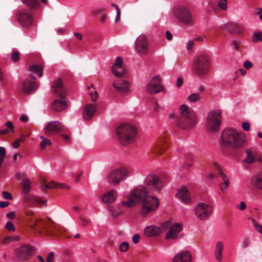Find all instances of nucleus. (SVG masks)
Listing matches in <instances>:
<instances>
[{"label": "nucleus", "instance_id": "obj_1", "mask_svg": "<svg viewBox=\"0 0 262 262\" xmlns=\"http://www.w3.org/2000/svg\"><path fill=\"white\" fill-rule=\"evenodd\" d=\"M127 199L122 202V205L128 208L139 205L141 214L143 217L146 216L159 206L158 199L149 195L147 188L143 186H139L132 190Z\"/></svg>", "mask_w": 262, "mask_h": 262}, {"label": "nucleus", "instance_id": "obj_2", "mask_svg": "<svg viewBox=\"0 0 262 262\" xmlns=\"http://www.w3.org/2000/svg\"><path fill=\"white\" fill-rule=\"evenodd\" d=\"M28 226L34 233L44 234L52 236H59L64 231L60 225L47 219H37L28 218Z\"/></svg>", "mask_w": 262, "mask_h": 262}, {"label": "nucleus", "instance_id": "obj_3", "mask_svg": "<svg viewBox=\"0 0 262 262\" xmlns=\"http://www.w3.org/2000/svg\"><path fill=\"white\" fill-rule=\"evenodd\" d=\"M246 142V137L234 128H226L222 133L221 144L223 146L241 147Z\"/></svg>", "mask_w": 262, "mask_h": 262}, {"label": "nucleus", "instance_id": "obj_4", "mask_svg": "<svg viewBox=\"0 0 262 262\" xmlns=\"http://www.w3.org/2000/svg\"><path fill=\"white\" fill-rule=\"evenodd\" d=\"M180 114L177 119V125L183 129H187L194 126L196 123L194 112L186 105L180 106Z\"/></svg>", "mask_w": 262, "mask_h": 262}, {"label": "nucleus", "instance_id": "obj_5", "mask_svg": "<svg viewBox=\"0 0 262 262\" xmlns=\"http://www.w3.org/2000/svg\"><path fill=\"white\" fill-rule=\"evenodd\" d=\"M116 134L121 144L126 145L134 142L137 137V129L130 124H120L116 129Z\"/></svg>", "mask_w": 262, "mask_h": 262}, {"label": "nucleus", "instance_id": "obj_6", "mask_svg": "<svg viewBox=\"0 0 262 262\" xmlns=\"http://www.w3.org/2000/svg\"><path fill=\"white\" fill-rule=\"evenodd\" d=\"M52 91L59 97L52 102V108L57 112L65 110L68 107L65 96L66 90L60 79L55 81L52 86Z\"/></svg>", "mask_w": 262, "mask_h": 262}, {"label": "nucleus", "instance_id": "obj_7", "mask_svg": "<svg viewBox=\"0 0 262 262\" xmlns=\"http://www.w3.org/2000/svg\"><path fill=\"white\" fill-rule=\"evenodd\" d=\"M211 68V61L209 55L201 54L196 57L194 60L193 70L194 74L202 77L206 75Z\"/></svg>", "mask_w": 262, "mask_h": 262}, {"label": "nucleus", "instance_id": "obj_8", "mask_svg": "<svg viewBox=\"0 0 262 262\" xmlns=\"http://www.w3.org/2000/svg\"><path fill=\"white\" fill-rule=\"evenodd\" d=\"M222 111L220 109L210 111L207 115V128L211 132H217L220 128Z\"/></svg>", "mask_w": 262, "mask_h": 262}, {"label": "nucleus", "instance_id": "obj_9", "mask_svg": "<svg viewBox=\"0 0 262 262\" xmlns=\"http://www.w3.org/2000/svg\"><path fill=\"white\" fill-rule=\"evenodd\" d=\"M128 174L129 170L126 168H118L111 171L106 178L109 183L117 185L124 180L128 176Z\"/></svg>", "mask_w": 262, "mask_h": 262}, {"label": "nucleus", "instance_id": "obj_10", "mask_svg": "<svg viewBox=\"0 0 262 262\" xmlns=\"http://www.w3.org/2000/svg\"><path fill=\"white\" fill-rule=\"evenodd\" d=\"M174 16L181 23L187 25L193 24V20L190 11L183 6H176L173 9Z\"/></svg>", "mask_w": 262, "mask_h": 262}, {"label": "nucleus", "instance_id": "obj_11", "mask_svg": "<svg viewBox=\"0 0 262 262\" xmlns=\"http://www.w3.org/2000/svg\"><path fill=\"white\" fill-rule=\"evenodd\" d=\"M183 225L180 223H174L172 224L166 232L165 238L166 239L176 241L183 237L182 233Z\"/></svg>", "mask_w": 262, "mask_h": 262}, {"label": "nucleus", "instance_id": "obj_12", "mask_svg": "<svg viewBox=\"0 0 262 262\" xmlns=\"http://www.w3.org/2000/svg\"><path fill=\"white\" fill-rule=\"evenodd\" d=\"M212 212V206L206 203H199L194 208V214L201 220H206L208 219Z\"/></svg>", "mask_w": 262, "mask_h": 262}, {"label": "nucleus", "instance_id": "obj_13", "mask_svg": "<svg viewBox=\"0 0 262 262\" xmlns=\"http://www.w3.org/2000/svg\"><path fill=\"white\" fill-rule=\"evenodd\" d=\"M162 79L159 76H154L147 84L146 92L151 95L158 94L163 90L162 84Z\"/></svg>", "mask_w": 262, "mask_h": 262}, {"label": "nucleus", "instance_id": "obj_14", "mask_svg": "<svg viewBox=\"0 0 262 262\" xmlns=\"http://www.w3.org/2000/svg\"><path fill=\"white\" fill-rule=\"evenodd\" d=\"M145 184L149 189L157 192H159L163 187L162 182L160 181L159 177L152 174L146 177Z\"/></svg>", "mask_w": 262, "mask_h": 262}, {"label": "nucleus", "instance_id": "obj_15", "mask_svg": "<svg viewBox=\"0 0 262 262\" xmlns=\"http://www.w3.org/2000/svg\"><path fill=\"white\" fill-rule=\"evenodd\" d=\"M33 254V248L27 245H24L15 251L16 258L21 261L28 260Z\"/></svg>", "mask_w": 262, "mask_h": 262}, {"label": "nucleus", "instance_id": "obj_16", "mask_svg": "<svg viewBox=\"0 0 262 262\" xmlns=\"http://www.w3.org/2000/svg\"><path fill=\"white\" fill-rule=\"evenodd\" d=\"M148 41L144 35H140L135 42V50L140 55H145L148 51Z\"/></svg>", "mask_w": 262, "mask_h": 262}, {"label": "nucleus", "instance_id": "obj_17", "mask_svg": "<svg viewBox=\"0 0 262 262\" xmlns=\"http://www.w3.org/2000/svg\"><path fill=\"white\" fill-rule=\"evenodd\" d=\"M17 19L21 26L28 27L33 22L32 15L28 10H21L18 12Z\"/></svg>", "mask_w": 262, "mask_h": 262}, {"label": "nucleus", "instance_id": "obj_18", "mask_svg": "<svg viewBox=\"0 0 262 262\" xmlns=\"http://www.w3.org/2000/svg\"><path fill=\"white\" fill-rule=\"evenodd\" d=\"M64 129V125L57 121L49 122L44 128L45 133L48 136H52L62 131Z\"/></svg>", "mask_w": 262, "mask_h": 262}, {"label": "nucleus", "instance_id": "obj_19", "mask_svg": "<svg viewBox=\"0 0 262 262\" xmlns=\"http://www.w3.org/2000/svg\"><path fill=\"white\" fill-rule=\"evenodd\" d=\"M164 223H161L160 226L150 225L144 229V233L149 237L157 236L162 233Z\"/></svg>", "mask_w": 262, "mask_h": 262}, {"label": "nucleus", "instance_id": "obj_20", "mask_svg": "<svg viewBox=\"0 0 262 262\" xmlns=\"http://www.w3.org/2000/svg\"><path fill=\"white\" fill-rule=\"evenodd\" d=\"M37 88V84L35 82L26 79L22 81L20 90L24 94H30L33 93Z\"/></svg>", "mask_w": 262, "mask_h": 262}, {"label": "nucleus", "instance_id": "obj_21", "mask_svg": "<svg viewBox=\"0 0 262 262\" xmlns=\"http://www.w3.org/2000/svg\"><path fill=\"white\" fill-rule=\"evenodd\" d=\"M213 165L217 169L219 173L222 178V182L220 185V189L222 192L226 193L230 184L229 178L227 175L222 171L220 166L217 163L214 162Z\"/></svg>", "mask_w": 262, "mask_h": 262}, {"label": "nucleus", "instance_id": "obj_22", "mask_svg": "<svg viewBox=\"0 0 262 262\" xmlns=\"http://www.w3.org/2000/svg\"><path fill=\"white\" fill-rule=\"evenodd\" d=\"M97 110L96 103L87 104L84 106L83 112V117L85 120L89 121L92 119Z\"/></svg>", "mask_w": 262, "mask_h": 262}, {"label": "nucleus", "instance_id": "obj_23", "mask_svg": "<svg viewBox=\"0 0 262 262\" xmlns=\"http://www.w3.org/2000/svg\"><path fill=\"white\" fill-rule=\"evenodd\" d=\"M191 253L187 250L179 251L173 258L172 262H191Z\"/></svg>", "mask_w": 262, "mask_h": 262}, {"label": "nucleus", "instance_id": "obj_24", "mask_svg": "<svg viewBox=\"0 0 262 262\" xmlns=\"http://www.w3.org/2000/svg\"><path fill=\"white\" fill-rule=\"evenodd\" d=\"M24 200L25 202L30 206H37L42 203L45 204V206H47V201L42 200L41 198L30 194L24 195Z\"/></svg>", "mask_w": 262, "mask_h": 262}, {"label": "nucleus", "instance_id": "obj_25", "mask_svg": "<svg viewBox=\"0 0 262 262\" xmlns=\"http://www.w3.org/2000/svg\"><path fill=\"white\" fill-rule=\"evenodd\" d=\"M113 86L117 92L123 93L128 92L129 84L124 80L118 79L114 81Z\"/></svg>", "mask_w": 262, "mask_h": 262}, {"label": "nucleus", "instance_id": "obj_26", "mask_svg": "<svg viewBox=\"0 0 262 262\" xmlns=\"http://www.w3.org/2000/svg\"><path fill=\"white\" fill-rule=\"evenodd\" d=\"M117 196V191L116 190H110L102 196V201L105 204H112L116 199Z\"/></svg>", "mask_w": 262, "mask_h": 262}, {"label": "nucleus", "instance_id": "obj_27", "mask_svg": "<svg viewBox=\"0 0 262 262\" xmlns=\"http://www.w3.org/2000/svg\"><path fill=\"white\" fill-rule=\"evenodd\" d=\"M176 196L182 200L183 202L185 203H188L190 202L189 193L185 186L182 187L178 191Z\"/></svg>", "mask_w": 262, "mask_h": 262}, {"label": "nucleus", "instance_id": "obj_28", "mask_svg": "<svg viewBox=\"0 0 262 262\" xmlns=\"http://www.w3.org/2000/svg\"><path fill=\"white\" fill-rule=\"evenodd\" d=\"M226 27L229 32L235 34H241L245 31V27L243 25L228 24Z\"/></svg>", "mask_w": 262, "mask_h": 262}, {"label": "nucleus", "instance_id": "obj_29", "mask_svg": "<svg viewBox=\"0 0 262 262\" xmlns=\"http://www.w3.org/2000/svg\"><path fill=\"white\" fill-rule=\"evenodd\" d=\"M247 157L245 161L248 163H252L258 160V156L254 148L247 149L246 151Z\"/></svg>", "mask_w": 262, "mask_h": 262}, {"label": "nucleus", "instance_id": "obj_30", "mask_svg": "<svg viewBox=\"0 0 262 262\" xmlns=\"http://www.w3.org/2000/svg\"><path fill=\"white\" fill-rule=\"evenodd\" d=\"M42 69L43 68L40 64H35L30 66L29 71L31 73L29 74V77L33 79H35L36 78L33 74H35L39 77H41L42 75Z\"/></svg>", "mask_w": 262, "mask_h": 262}, {"label": "nucleus", "instance_id": "obj_31", "mask_svg": "<svg viewBox=\"0 0 262 262\" xmlns=\"http://www.w3.org/2000/svg\"><path fill=\"white\" fill-rule=\"evenodd\" d=\"M224 243L221 241L216 243L214 249V256L218 261L223 259L222 253L223 251Z\"/></svg>", "mask_w": 262, "mask_h": 262}, {"label": "nucleus", "instance_id": "obj_32", "mask_svg": "<svg viewBox=\"0 0 262 262\" xmlns=\"http://www.w3.org/2000/svg\"><path fill=\"white\" fill-rule=\"evenodd\" d=\"M54 188H61L68 189L69 188V186L63 184H58L53 182L49 183H43L42 185V188L43 191H45L47 189Z\"/></svg>", "mask_w": 262, "mask_h": 262}, {"label": "nucleus", "instance_id": "obj_33", "mask_svg": "<svg viewBox=\"0 0 262 262\" xmlns=\"http://www.w3.org/2000/svg\"><path fill=\"white\" fill-rule=\"evenodd\" d=\"M163 146V142L162 140L157 141L151 148V152L155 156L161 155Z\"/></svg>", "mask_w": 262, "mask_h": 262}, {"label": "nucleus", "instance_id": "obj_34", "mask_svg": "<svg viewBox=\"0 0 262 262\" xmlns=\"http://www.w3.org/2000/svg\"><path fill=\"white\" fill-rule=\"evenodd\" d=\"M20 184L23 188V192L25 195L29 194L31 190V183L30 180L28 178H24Z\"/></svg>", "mask_w": 262, "mask_h": 262}, {"label": "nucleus", "instance_id": "obj_35", "mask_svg": "<svg viewBox=\"0 0 262 262\" xmlns=\"http://www.w3.org/2000/svg\"><path fill=\"white\" fill-rule=\"evenodd\" d=\"M252 183L255 187L262 190V173L255 176L252 178Z\"/></svg>", "mask_w": 262, "mask_h": 262}, {"label": "nucleus", "instance_id": "obj_36", "mask_svg": "<svg viewBox=\"0 0 262 262\" xmlns=\"http://www.w3.org/2000/svg\"><path fill=\"white\" fill-rule=\"evenodd\" d=\"M22 2L29 8L30 10H35L39 7L38 0H22Z\"/></svg>", "mask_w": 262, "mask_h": 262}, {"label": "nucleus", "instance_id": "obj_37", "mask_svg": "<svg viewBox=\"0 0 262 262\" xmlns=\"http://www.w3.org/2000/svg\"><path fill=\"white\" fill-rule=\"evenodd\" d=\"M112 72L116 77L122 78L125 75L126 70L123 66H121L115 68V70L112 71Z\"/></svg>", "mask_w": 262, "mask_h": 262}, {"label": "nucleus", "instance_id": "obj_38", "mask_svg": "<svg viewBox=\"0 0 262 262\" xmlns=\"http://www.w3.org/2000/svg\"><path fill=\"white\" fill-rule=\"evenodd\" d=\"M251 40L253 42L262 41V31L254 32L252 34Z\"/></svg>", "mask_w": 262, "mask_h": 262}, {"label": "nucleus", "instance_id": "obj_39", "mask_svg": "<svg viewBox=\"0 0 262 262\" xmlns=\"http://www.w3.org/2000/svg\"><path fill=\"white\" fill-rule=\"evenodd\" d=\"M19 238V237L18 236H7L2 241V244L4 245H7L13 241H18Z\"/></svg>", "mask_w": 262, "mask_h": 262}, {"label": "nucleus", "instance_id": "obj_40", "mask_svg": "<svg viewBox=\"0 0 262 262\" xmlns=\"http://www.w3.org/2000/svg\"><path fill=\"white\" fill-rule=\"evenodd\" d=\"M88 90L91 100L95 101L98 97V92L95 90L94 88L92 87H88Z\"/></svg>", "mask_w": 262, "mask_h": 262}, {"label": "nucleus", "instance_id": "obj_41", "mask_svg": "<svg viewBox=\"0 0 262 262\" xmlns=\"http://www.w3.org/2000/svg\"><path fill=\"white\" fill-rule=\"evenodd\" d=\"M40 138L42 139V141L40 143V147L41 150H43L45 149L47 145H51V142L50 140L45 138L43 136H41Z\"/></svg>", "mask_w": 262, "mask_h": 262}, {"label": "nucleus", "instance_id": "obj_42", "mask_svg": "<svg viewBox=\"0 0 262 262\" xmlns=\"http://www.w3.org/2000/svg\"><path fill=\"white\" fill-rule=\"evenodd\" d=\"M5 125L7 126L8 128L0 130L1 135H5L7 134L8 132H9L10 130H13L14 126L13 123L11 122H7L6 123H5Z\"/></svg>", "mask_w": 262, "mask_h": 262}, {"label": "nucleus", "instance_id": "obj_43", "mask_svg": "<svg viewBox=\"0 0 262 262\" xmlns=\"http://www.w3.org/2000/svg\"><path fill=\"white\" fill-rule=\"evenodd\" d=\"M201 99V96L198 93H194L191 94L187 98V100L191 102H194L195 101L200 100Z\"/></svg>", "mask_w": 262, "mask_h": 262}, {"label": "nucleus", "instance_id": "obj_44", "mask_svg": "<svg viewBox=\"0 0 262 262\" xmlns=\"http://www.w3.org/2000/svg\"><path fill=\"white\" fill-rule=\"evenodd\" d=\"M121 66H123V59L120 56H118L116 58L115 63L112 67V71H114L115 68Z\"/></svg>", "mask_w": 262, "mask_h": 262}, {"label": "nucleus", "instance_id": "obj_45", "mask_svg": "<svg viewBox=\"0 0 262 262\" xmlns=\"http://www.w3.org/2000/svg\"><path fill=\"white\" fill-rule=\"evenodd\" d=\"M217 6L223 11H226L227 9V0H220L218 2Z\"/></svg>", "mask_w": 262, "mask_h": 262}, {"label": "nucleus", "instance_id": "obj_46", "mask_svg": "<svg viewBox=\"0 0 262 262\" xmlns=\"http://www.w3.org/2000/svg\"><path fill=\"white\" fill-rule=\"evenodd\" d=\"M81 225L82 226H89L91 224V221L89 218L86 216H82L79 218Z\"/></svg>", "mask_w": 262, "mask_h": 262}, {"label": "nucleus", "instance_id": "obj_47", "mask_svg": "<svg viewBox=\"0 0 262 262\" xmlns=\"http://www.w3.org/2000/svg\"><path fill=\"white\" fill-rule=\"evenodd\" d=\"M249 219L251 220V222L255 227L256 231L260 233H262V225L259 224L255 220L251 219V217H249Z\"/></svg>", "mask_w": 262, "mask_h": 262}, {"label": "nucleus", "instance_id": "obj_48", "mask_svg": "<svg viewBox=\"0 0 262 262\" xmlns=\"http://www.w3.org/2000/svg\"><path fill=\"white\" fill-rule=\"evenodd\" d=\"M6 155V150L4 147H0V168L4 160Z\"/></svg>", "mask_w": 262, "mask_h": 262}, {"label": "nucleus", "instance_id": "obj_49", "mask_svg": "<svg viewBox=\"0 0 262 262\" xmlns=\"http://www.w3.org/2000/svg\"><path fill=\"white\" fill-rule=\"evenodd\" d=\"M129 244L127 242H122L119 246V249L121 252H126L128 250Z\"/></svg>", "mask_w": 262, "mask_h": 262}, {"label": "nucleus", "instance_id": "obj_50", "mask_svg": "<svg viewBox=\"0 0 262 262\" xmlns=\"http://www.w3.org/2000/svg\"><path fill=\"white\" fill-rule=\"evenodd\" d=\"M5 228L9 232L14 231L15 230V228L13 223L11 221H8L5 225Z\"/></svg>", "mask_w": 262, "mask_h": 262}, {"label": "nucleus", "instance_id": "obj_51", "mask_svg": "<svg viewBox=\"0 0 262 262\" xmlns=\"http://www.w3.org/2000/svg\"><path fill=\"white\" fill-rule=\"evenodd\" d=\"M12 59L13 61H17L19 59V53L18 51H14L12 53Z\"/></svg>", "mask_w": 262, "mask_h": 262}, {"label": "nucleus", "instance_id": "obj_52", "mask_svg": "<svg viewBox=\"0 0 262 262\" xmlns=\"http://www.w3.org/2000/svg\"><path fill=\"white\" fill-rule=\"evenodd\" d=\"M2 195L4 199L11 200L13 198L11 194L6 191H3L2 193Z\"/></svg>", "mask_w": 262, "mask_h": 262}, {"label": "nucleus", "instance_id": "obj_53", "mask_svg": "<svg viewBox=\"0 0 262 262\" xmlns=\"http://www.w3.org/2000/svg\"><path fill=\"white\" fill-rule=\"evenodd\" d=\"M47 262H54V253L53 252H50L46 259Z\"/></svg>", "mask_w": 262, "mask_h": 262}, {"label": "nucleus", "instance_id": "obj_54", "mask_svg": "<svg viewBox=\"0 0 262 262\" xmlns=\"http://www.w3.org/2000/svg\"><path fill=\"white\" fill-rule=\"evenodd\" d=\"M21 137L22 138L18 139L13 143V146L14 148H17L19 146V144L24 141V136L21 135Z\"/></svg>", "mask_w": 262, "mask_h": 262}, {"label": "nucleus", "instance_id": "obj_55", "mask_svg": "<svg viewBox=\"0 0 262 262\" xmlns=\"http://www.w3.org/2000/svg\"><path fill=\"white\" fill-rule=\"evenodd\" d=\"M250 241L248 238H244L242 241L243 248H246L250 245Z\"/></svg>", "mask_w": 262, "mask_h": 262}, {"label": "nucleus", "instance_id": "obj_56", "mask_svg": "<svg viewBox=\"0 0 262 262\" xmlns=\"http://www.w3.org/2000/svg\"><path fill=\"white\" fill-rule=\"evenodd\" d=\"M140 238V236L138 234H136L133 235L132 237L133 242L134 244H137L139 242V239Z\"/></svg>", "mask_w": 262, "mask_h": 262}, {"label": "nucleus", "instance_id": "obj_57", "mask_svg": "<svg viewBox=\"0 0 262 262\" xmlns=\"http://www.w3.org/2000/svg\"><path fill=\"white\" fill-rule=\"evenodd\" d=\"M236 208L241 210H244L246 208V204L244 202L242 201L239 205L236 206Z\"/></svg>", "mask_w": 262, "mask_h": 262}, {"label": "nucleus", "instance_id": "obj_58", "mask_svg": "<svg viewBox=\"0 0 262 262\" xmlns=\"http://www.w3.org/2000/svg\"><path fill=\"white\" fill-rule=\"evenodd\" d=\"M161 108V107L158 104V102L157 100H155L154 103V111L157 113L158 112L159 110Z\"/></svg>", "mask_w": 262, "mask_h": 262}, {"label": "nucleus", "instance_id": "obj_59", "mask_svg": "<svg viewBox=\"0 0 262 262\" xmlns=\"http://www.w3.org/2000/svg\"><path fill=\"white\" fill-rule=\"evenodd\" d=\"M250 123L249 122H243L242 124V128L244 130L248 131L250 129Z\"/></svg>", "mask_w": 262, "mask_h": 262}, {"label": "nucleus", "instance_id": "obj_60", "mask_svg": "<svg viewBox=\"0 0 262 262\" xmlns=\"http://www.w3.org/2000/svg\"><path fill=\"white\" fill-rule=\"evenodd\" d=\"M252 63L249 60L246 61L244 63V67L247 69H249L252 67Z\"/></svg>", "mask_w": 262, "mask_h": 262}, {"label": "nucleus", "instance_id": "obj_61", "mask_svg": "<svg viewBox=\"0 0 262 262\" xmlns=\"http://www.w3.org/2000/svg\"><path fill=\"white\" fill-rule=\"evenodd\" d=\"M109 211L111 212V215H112V216L114 217H116L118 216L119 215V214H120V213H119L118 212H115L113 210L112 207H109Z\"/></svg>", "mask_w": 262, "mask_h": 262}, {"label": "nucleus", "instance_id": "obj_62", "mask_svg": "<svg viewBox=\"0 0 262 262\" xmlns=\"http://www.w3.org/2000/svg\"><path fill=\"white\" fill-rule=\"evenodd\" d=\"M239 43H240V41H236V40H234L232 41V45L235 50H238Z\"/></svg>", "mask_w": 262, "mask_h": 262}, {"label": "nucleus", "instance_id": "obj_63", "mask_svg": "<svg viewBox=\"0 0 262 262\" xmlns=\"http://www.w3.org/2000/svg\"><path fill=\"white\" fill-rule=\"evenodd\" d=\"M183 83V80L182 78L180 77L177 79L176 81V85L178 88H180L181 86Z\"/></svg>", "mask_w": 262, "mask_h": 262}, {"label": "nucleus", "instance_id": "obj_64", "mask_svg": "<svg viewBox=\"0 0 262 262\" xmlns=\"http://www.w3.org/2000/svg\"><path fill=\"white\" fill-rule=\"evenodd\" d=\"M194 45V41L193 40H189L187 42L186 45V48L187 50H190Z\"/></svg>", "mask_w": 262, "mask_h": 262}]
</instances>
